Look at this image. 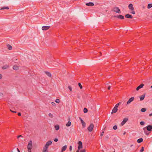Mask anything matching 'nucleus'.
<instances>
[{
	"label": "nucleus",
	"instance_id": "obj_1",
	"mask_svg": "<svg viewBox=\"0 0 152 152\" xmlns=\"http://www.w3.org/2000/svg\"><path fill=\"white\" fill-rule=\"evenodd\" d=\"M32 143L31 140L30 141L28 142L27 146V148L28 150H31L32 148Z\"/></svg>",
	"mask_w": 152,
	"mask_h": 152
},
{
	"label": "nucleus",
	"instance_id": "obj_2",
	"mask_svg": "<svg viewBox=\"0 0 152 152\" xmlns=\"http://www.w3.org/2000/svg\"><path fill=\"white\" fill-rule=\"evenodd\" d=\"M146 128L148 131H151L152 129V125H148L146 127L143 128V129L144 131H145Z\"/></svg>",
	"mask_w": 152,
	"mask_h": 152
},
{
	"label": "nucleus",
	"instance_id": "obj_3",
	"mask_svg": "<svg viewBox=\"0 0 152 152\" xmlns=\"http://www.w3.org/2000/svg\"><path fill=\"white\" fill-rule=\"evenodd\" d=\"M94 125L92 124H91L88 128V129L89 132L92 131L94 128Z\"/></svg>",
	"mask_w": 152,
	"mask_h": 152
},
{
	"label": "nucleus",
	"instance_id": "obj_4",
	"mask_svg": "<svg viewBox=\"0 0 152 152\" xmlns=\"http://www.w3.org/2000/svg\"><path fill=\"white\" fill-rule=\"evenodd\" d=\"M78 147L77 150H80V149L83 148L82 143V142L79 141L78 142Z\"/></svg>",
	"mask_w": 152,
	"mask_h": 152
},
{
	"label": "nucleus",
	"instance_id": "obj_5",
	"mask_svg": "<svg viewBox=\"0 0 152 152\" xmlns=\"http://www.w3.org/2000/svg\"><path fill=\"white\" fill-rule=\"evenodd\" d=\"M114 11L117 13H121V11L117 7H115L114 9Z\"/></svg>",
	"mask_w": 152,
	"mask_h": 152
},
{
	"label": "nucleus",
	"instance_id": "obj_6",
	"mask_svg": "<svg viewBox=\"0 0 152 152\" xmlns=\"http://www.w3.org/2000/svg\"><path fill=\"white\" fill-rule=\"evenodd\" d=\"M128 119L127 118H124L123 121L121 122V125L122 126L124 125L125 123L128 121Z\"/></svg>",
	"mask_w": 152,
	"mask_h": 152
},
{
	"label": "nucleus",
	"instance_id": "obj_7",
	"mask_svg": "<svg viewBox=\"0 0 152 152\" xmlns=\"http://www.w3.org/2000/svg\"><path fill=\"white\" fill-rule=\"evenodd\" d=\"M52 144V142L51 141H48L46 143L45 146L47 148H48L49 145H50Z\"/></svg>",
	"mask_w": 152,
	"mask_h": 152
},
{
	"label": "nucleus",
	"instance_id": "obj_8",
	"mask_svg": "<svg viewBox=\"0 0 152 152\" xmlns=\"http://www.w3.org/2000/svg\"><path fill=\"white\" fill-rule=\"evenodd\" d=\"M134 97H132L127 101V104H130L134 100Z\"/></svg>",
	"mask_w": 152,
	"mask_h": 152
},
{
	"label": "nucleus",
	"instance_id": "obj_9",
	"mask_svg": "<svg viewBox=\"0 0 152 152\" xmlns=\"http://www.w3.org/2000/svg\"><path fill=\"white\" fill-rule=\"evenodd\" d=\"M50 27V26H44L42 27V29L43 30H46L48 29Z\"/></svg>",
	"mask_w": 152,
	"mask_h": 152
},
{
	"label": "nucleus",
	"instance_id": "obj_10",
	"mask_svg": "<svg viewBox=\"0 0 152 152\" xmlns=\"http://www.w3.org/2000/svg\"><path fill=\"white\" fill-rule=\"evenodd\" d=\"M114 17H116L118 18H120L122 19H124V16L121 15H115L114 16Z\"/></svg>",
	"mask_w": 152,
	"mask_h": 152
},
{
	"label": "nucleus",
	"instance_id": "obj_11",
	"mask_svg": "<svg viewBox=\"0 0 152 152\" xmlns=\"http://www.w3.org/2000/svg\"><path fill=\"white\" fill-rule=\"evenodd\" d=\"M144 86V84L142 83L138 86L136 88L137 91L139 90L140 88H142Z\"/></svg>",
	"mask_w": 152,
	"mask_h": 152
},
{
	"label": "nucleus",
	"instance_id": "obj_12",
	"mask_svg": "<svg viewBox=\"0 0 152 152\" xmlns=\"http://www.w3.org/2000/svg\"><path fill=\"white\" fill-rule=\"evenodd\" d=\"M86 5L87 6L92 7L94 6V4L92 2H90L88 3H87L86 4Z\"/></svg>",
	"mask_w": 152,
	"mask_h": 152
},
{
	"label": "nucleus",
	"instance_id": "obj_13",
	"mask_svg": "<svg viewBox=\"0 0 152 152\" xmlns=\"http://www.w3.org/2000/svg\"><path fill=\"white\" fill-rule=\"evenodd\" d=\"M48 148L45 146L43 148L42 152H48Z\"/></svg>",
	"mask_w": 152,
	"mask_h": 152
},
{
	"label": "nucleus",
	"instance_id": "obj_14",
	"mask_svg": "<svg viewBox=\"0 0 152 152\" xmlns=\"http://www.w3.org/2000/svg\"><path fill=\"white\" fill-rule=\"evenodd\" d=\"M125 16L126 18H129L132 19L133 18L132 16V15H129V14H126Z\"/></svg>",
	"mask_w": 152,
	"mask_h": 152
},
{
	"label": "nucleus",
	"instance_id": "obj_15",
	"mask_svg": "<svg viewBox=\"0 0 152 152\" xmlns=\"http://www.w3.org/2000/svg\"><path fill=\"white\" fill-rule=\"evenodd\" d=\"M129 8L131 10H134V7H133V5L132 4H130L129 5Z\"/></svg>",
	"mask_w": 152,
	"mask_h": 152
},
{
	"label": "nucleus",
	"instance_id": "obj_16",
	"mask_svg": "<svg viewBox=\"0 0 152 152\" xmlns=\"http://www.w3.org/2000/svg\"><path fill=\"white\" fill-rule=\"evenodd\" d=\"M67 148V146L65 145L62 148L61 150V152H63L64 151H65Z\"/></svg>",
	"mask_w": 152,
	"mask_h": 152
},
{
	"label": "nucleus",
	"instance_id": "obj_17",
	"mask_svg": "<svg viewBox=\"0 0 152 152\" xmlns=\"http://www.w3.org/2000/svg\"><path fill=\"white\" fill-rule=\"evenodd\" d=\"M117 110H118L117 108H115L114 107V108H113V110H112V114L113 113H116L117 112Z\"/></svg>",
	"mask_w": 152,
	"mask_h": 152
},
{
	"label": "nucleus",
	"instance_id": "obj_18",
	"mask_svg": "<svg viewBox=\"0 0 152 152\" xmlns=\"http://www.w3.org/2000/svg\"><path fill=\"white\" fill-rule=\"evenodd\" d=\"M143 139L142 138H140L137 140V142L138 143H140L143 141Z\"/></svg>",
	"mask_w": 152,
	"mask_h": 152
},
{
	"label": "nucleus",
	"instance_id": "obj_19",
	"mask_svg": "<svg viewBox=\"0 0 152 152\" xmlns=\"http://www.w3.org/2000/svg\"><path fill=\"white\" fill-rule=\"evenodd\" d=\"M145 95H142L140 97V100L141 101H142L145 98Z\"/></svg>",
	"mask_w": 152,
	"mask_h": 152
},
{
	"label": "nucleus",
	"instance_id": "obj_20",
	"mask_svg": "<svg viewBox=\"0 0 152 152\" xmlns=\"http://www.w3.org/2000/svg\"><path fill=\"white\" fill-rule=\"evenodd\" d=\"M13 68L15 70H17L18 69V67L17 66H14L13 67Z\"/></svg>",
	"mask_w": 152,
	"mask_h": 152
},
{
	"label": "nucleus",
	"instance_id": "obj_21",
	"mask_svg": "<svg viewBox=\"0 0 152 152\" xmlns=\"http://www.w3.org/2000/svg\"><path fill=\"white\" fill-rule=\"evenodd\" d=\"M45 73L49 77H51V74L49 72H45Z\"/></svg>",
	"mask_w": 152,
	"mask_h": 152
},
{
	"label": "nucleus",
	"instance_id": "obj_22",
	"mask_svg": "<svg viewBox=\"0 0 152 152\" xmlns=\"http://www.w3.org/2000/svg\"><path fill=\"white\" fill-rule=\"evenodd\" d=\"M86 151L85 149H83L80 151V150H77L76 152H86Z\"/></svg>",
	"mask_w": 152,
	"mask_h": 152
},
{
	"label": "nucleus",
	"instance_id": "obj_23",
	"mask_svg": "<svg viewBox=\"0 0 152 152\" xmlns=\"http://www.w3.org/2000/svg\"><path fill=\"white\" fill-rule=\"evenodd\" d=\"M7 47L10 50H11L12 49V47L11 46L9 45H7Z\"/></svg>",
	"mask_w": 152,
	"mask_h": 152
},
{
	"label": "nucleus",
	"instance_id": "obj_24",
	"mask_svg": "<svg viewBox=\"0 0 152 152\" xmlns=\"http://www.w3.org/2000/svg\"><path fill=\"white\" fill-rule=\"evenodd\" d=\"M71 122L70 121H69L68 123L66 124V126H69L71 125Z\"/></svg>",
	"mask_w": 152,
	"mask_h": 152
},
{
	"label": "nucleus",
	"instance_id": "obj_25",
	"mask_svg": "<svg viewBox=\"0 0 152 152\" xmlns=\"http://www.w3.org/2000/svg\"><path fill=\"white\" fill-rule=\"evenodd\" d=\"M55 128L56 130H58L59 129V126L58 125H56L55 126Z\"/></svg>",
	"mask_w": 152,
	"mask_h": 152
},
{
	"label": "nucleus",
	"instance_id": "obj_26",
	"mask_svg": "<svg viewBox=\"0 0 152 152\" xmlns=\"http://www.w3.org/2000/svg\"><path fill=\"white\" fill-rule=\"evenodd\" d=\"M8 67H9V66L8 65H6L4 66H3L2 67V68L3 69H5L7 68Z\"/></svg>",
	"mask_w": 152,
	"mask_h": 152
},
{
	"label": "nucleus",
	"instance_id": "obj_27",
	"mask_svg": "<svg viewBox=\"0 0 152 152\" xmlns=\"http://www.w3.org/2000/svg\"><path fill=\"white\" fill-rule=\"evenodd\" d=\"M152 7V4H149L148 5V8L150 9L151 7Z\"/></svg>",
	"mask_w": 152,
	"mask_h": 152
},
{
	"label": "nucleus",
	"instance_id": "obj_28",
	"mask_svg": "<svg viewBox=\"0 0 152 152\" xmlns=\"http://www.w3.org/2000/svg\"><path fill=\"white\" fill-rule=\"evenodd\" d=\"M9 8L8 7H3L2 8H1V10H4V9H7V10H8L9 9Z\"/></svg>",
	"mask_w": 152,
	"mask_h": 152
},
{
	"label": "nucleus",
	"instance_id": "obj_29",
	"mask_svg": "<svg viewBox=\"0 0 152 152\" xmlns=\"http://www.w3.org/2000/svg\"><path fill=\"white\" fill-rule=\"evenodd\" d=\"M121 104V103L120 102H119V103H118V104H117L115 105V106L114 107L115 108H117L118 109V106H119V105H120V104Z\"/></svg>",
	"mask_w": 152,
	"mask_h": 152
},
{
	"label": "nucleus",
	"instance_id": "obj_30",
	"mask_svg": "<svg viewBox=\"0 0 152 152\" xmlns=\"http://www.w3.org/2000/svg\"><path fill=\"white\" fill-rule=\"evenodd\" d=\"M146 110V109L145 108H142L141 109V111L142 112H145Z\"/></svg>",
	"mask_w": 152,
	"mask_h": 152
},
{
	"label": "nucleus",
	"instance_id": "obj_31",
	"mask_svg": "<svg viewBox=\"0 0 152 152\" xmlns=\"http://www.w3.org/2000/svg\"><path fill=\"white\" fill-rule=\"evenodd\" d=\"M83 112L85 113H87L88 112L87 109L86 108H84L83 110Z\"/></svg>",
	"mask_w": 152,
	"mask_h": 152
},
{
	"label": "nucleus",
	"instance_id": "obj_32",
	"mask_svg": "<svg viewBox=\"0 0 152 152\" xmlns=\"http://www.w3.org/2000/svg\"><path fill=\"white\" fill-rule=\"evenodd\" d=\"M82 124L83 127H85L86 124L84 122H82Z\"/></svg>",
	"mask_w": 152,
	"mask_h": 152
},
{
	"label": "nucleus",
	"instance_id": "obj_33",
	"mask_svg": "<svg viewBox=\"0 0 152 152\" xmlns=\"http://www.w3.org/2000/svg\"><path fill=\"white\" fill-rule=\"evenodd\" d=\"M55 102L57 103H58L60 102L59 99H56L55 100Z\"/></svg>",
	"mask_w": 152,
	"mask_h": 152
},
{
	"label": "nucleus",
	"instance_id": "obj_34",
	"mask_svg": "<svg viewBox=\"0 0 152 152\" xmlns=\"http://www.w3.org/2000/svg\"><path fill=\"white\" fill-rule=\"evenodd\" d=\"M49 115V116L50 117V118H52L53 117V115L52 114H51V113H50L49 114V115Z\"/></svg>",
	"mask_w": 152,
	"mask_h": 152
},
{
	"label": "nucleus",
	"instance_id": "obj_35",
	"mask_svg": "<svg viewBox=\"0 0 152 152\" xmlns=\"http://www.w3.org/2000/svg\"><path fill=\"white\" fill-rule=\"evenodd\" d=\"M140 124L141 125H144L145 124V122L144 121H141L140 122Z\"/></svg>",
	"mask_w": 152,
	"mask_h": 152
},
{
	"label": "nucleus",
	"instance_id": "obj_36",
	"mask_svg": "<svg viewBox=\"0 0 152 152\" xmlns=\"http://www.w3.org/2000/svg\"><path fill=\"white\" fill-rule=\"evenodd\" d=\"M113 129L114 130H116L117 129V127L116 125H115L113 126Z\"/></svg>",
	"mask_w": 152,
	"mask_h": 152
},
{
	"label": "nucleus",
	"instance_id": "obj_37",
	"mask_svg": "<svg viewBox=\"0 0 152 152\" xmlns=\"http://www.w3.org/2000/svg\"><path fill=\"white\" fill-rule=\"evenodd\" d=\"M144 150V148L143 147H142L141 149L140 150V152H142Z\"/></svg>",
	"mask_w": 152,
	"mask_h": 152
},
{
	"label": "nucleus",
	"instance_id": "obj_38",
	"mask_svg": "<svg viewBox=\"0 0 152 152\" xmlns=\"http://www.w3.org/2000/svg\"><path fill=\"white\" fill-rule=\"evenodd\" d=\"M78 85H79V86L80 87V89H82V86L80 83H79Z\"/></svg>",
	"mask_w": 152,
	"mask_h": 152
},
{
	"label": "nucleus",
	"instance_id": "obj_39",
	"mask_svg": "<svg viewBox=\"0 0 152 152\" xmlns=\"http://www.w3.org/2000/svg\"><path fill=\"white\" fill-rule=\"evenodd\" d=\"M79 119L80 120L81 123H82V122H84L83 121V120L80 117H79Z\"/></svg>",
	"mask_w": 152,
	"mask_h": 152
},
{
	"label": "nucleus",
	"instance_id": "obj_40",
	"mask_svg": "<svg viewBox=\"0 0 152 152\" xmlns=\"http://www.w3.org/2000/svg\"><path fill=\"white\" fill-rule=\"evenodd\" d=\"M51 104L53 106H55L56 105V104L54 102H52Z\"/></svg>",
	"mask_w": 152,
	"mask_h": 152
},
{
	"label": "nucleus",
	"instance_id": "obj_41",
	"mask_svg": "<svg viewBox=\"0 0 152 152\" xmlns=\"http://www.w3.org/2000/svg\"><path fill=\"white\" fill-rule=\"evenodd\" d=\"M69 89V90L70 91H72V88L70 86H69L68 87Z\"/></svg>",
	"mask_w": 152,
	"mask_h": 152
},
{
	"label": "nucleus",
	"instance_id": "obj_42",
	"mask_svg": "<svg viewBox=\"0 0 152 152\" xmlns=\"http://www.w3.org/2000/svg\"><path fill=\"white\" fill-rule=\"evenodd\" d=\"M72 146H70L69 147V150L70 151H71L72 149Z\"/></svg>",
	"mask_w": 152,
	"mask_h": 152
},
{
	"label": "nucleus",
	"instance_id": "obj_43",
	"mask_svg": "<svg viewBox=\"0 0 152 152\" xmlns=\"http://www.w3.org/2000/svg\"><path fill=\"white\" fill-rule=\"evenodd\" d=\"M54 141L55 142H57L58 141V139L57 138H55L54 140Z\"/></svg>",
	"mask_w": 152,
	"mask_h": 152
},
{
	"label": "nucleus",
	"instance_id": "obj_44",
	"mask_svg": "<svg viewBox=\"0 0 152 152\" xmlns=\"http://www.w3.org/2000/svg\"><path fill=\"white\" fill-rule=\"evenodd\" d=\"M133 14H135V12L134 11H133L131 12Z\"/></svg>",
	"mask_w": 152,
	"mask_h": 152
},
{
	"label": "nucleus",
	"instance_id": "obj_45",
	"mask_svg": "<svg viewBox=\"0 0 152 152\" xmlns=\"http://www.w3.org/2000/svg\"><path fill=\"white\" fill-rule=\"evenodd\" d=\"M110 87H111L110 86H109L107 88L108 89V90H110Z\"/></svg>",
	"mask_w": 152,
	"mask_h": 152
},
{
	"label": "nucleus",
	"instance_id": "obj_46",
	"mask_svg": "<svg viewBox=\"0 0 152 152\" xmlns=\"http://www.w3.org/2000/svg\"><path fill=\"white\" fill-rule=\"evenodd\" d=\"M104 132H102V133H101V136H102L104 134Z\"/></svg>",
	"mask_w": 152,
	"mask_h": 152
},
{
	"label": "nucleus",
	"instance_id": "obj_47",
	"mask_svg": "<svg viewBox=\"0 0 152 152\" xmlns=\"http://www.w3.org/2000/svg\"><path fill=\"white\" fill-rule=\"evenodd\" d=\"M2 77V75L0 74V79H1Z\"/></svg>",
	"mask_w": 152,
	"mask_h": 152
},
{
	"label": "nucleus",
	"instance_id": "obj_48",
	"mask_svg": "<svg viewBox=\"0 0 152 152\" xmlns=\"http://www.w3.org/2000/svg\"><path fill=\"white\" fill-rule=\"evenodd\" d=\"M18 115L19 116H20L21 115V114L20 113H18Z\"/></svg>",
	"mask_w": 152,
	"mask_h": 152
},
{
	"label": "nucleus",
	"instance_id": "obj_49",
	"mask_svg": "<svg viewBox=\"0 0 152 152\" xmlns=\"http://www.w3.org/2000/svg\"><path fill=\"white\" fill-rule=\"evenodd\" d=\"M149 116H152V113H151V114H150L149 115Z\"/></svg>",
	"mask_w": 152,
	"mask_h": 152
},
{
	"label": "nucleus",
	"instance_id": "obj_50",
	"mask_svg": "<svg viewBox=\"0 0 152 152\" xmlns=\"http://www.w3.org/2000/svg\"><path fill=\"white\" fill-rule=\"evenodd\" d=\"M10 110L12 112L14 113H16V112L14 111H12L11 110Z\"/></svg>",
	"mask_w": 152,
	"mask_h": 152
},
{
	"label": "nucleus",
	"instance_id": "obj_51",
	"mask_svg": "<svg viewBox=\"0 0 152 152\" xmlns=\"http://www.w3.org/2000/svg\"><path fill=\"white\" fill-rule=\"evenodd\" d=\"M145 134H146V135H148V134H149V133H147V132H146L145 133Z\"/></svg>",
	"mask_w": 152,
	"mask_h": 152
},
{
	"label": "nucleus",
	"instance_id": "obj_52",
	"mask_svg": "<svg viewBox=\"0 0 152 152\" xmlns=\"http://www.w3.org/2000/svg\"><path fill=\"white\" fill-rule=\"evenodd\" d=\"M22 137L21 135H20L18 137V138L19 137Z\"/></svg>",
	"mask_w": 152,
	"mask_h": 152
},
{
	"label": "nucleus",
	"instance_id": "obj_53",
	"mask_svg": "<svg viewBox=\"0 0 152 152\" xmlns=\"http://www.w3.org/2000/svg\"><path fill=\"white\" fill-rule=\"evenodd\" d=\"M28 152H31V150H28Z\"/></svg>",
	"mask_w": 152,
	"mask_h": 152
},
{
	"label": "nucleus",
	"instance_id": "obj_54",
	"mask_svg": "<svg viewBox=\"0 0 152 152\" xmlns=\"http://www.w3.org/2000/svg\"><path fill=\"white\" fill-rule=\"evenodd\" d=\"M17 149L18 152H20V151L19 150V149L18 148H17Z\"/></svg>",
	"mask_w": 152,
	"mask_h": 152
},
{
	"label": "nucleus",
	"instance_id": "obj_55",
	"mask_svg": "<svg viewBox=\"0 0 152 152\" xmlns=\"http://www.w3.org/2000/svg\"><path fill=\"white\" fill-rule=\"evenodd\" d=\"M2 94V93H0V95H1Z\"/></svg>",
	"mask_w": 152,
	"mask_h": 152
},
{
	"label": "nucleus",
	"instance_id": "obj_56",
	"mask_svg": "<svg viewBox=\"0 0 152 152\" xmlns=\"http://www.w3.org/2000/svg\"><path fill=\"white\" fill-rule=\"evenodd\" d=\"M132 145H131V147L132 146Z\"/></svg>",
	"mask_w": 152,
	"mask_h": 152
},
{
	"label": "nucleus",
	"instance_id": "obj_57",
	"mask_svg": "<svg viewBox=\"0 0 152 152\" xmlns=\"http://www.w3.org/2000/svg\"><path fill=\"white\" fill-rule=\"evenodd\" d=\"M151 88H152V85L151 86Z\"/></svg>",
	"mask_w": 152,
	"mask_h": 152
}]
</instances>
